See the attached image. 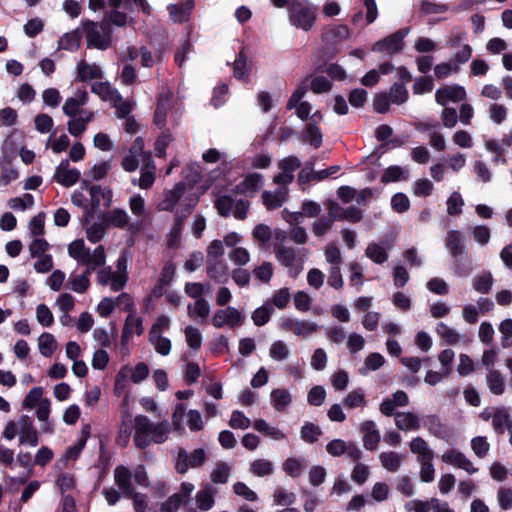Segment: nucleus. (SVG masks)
Segmentation results:
<instances>
[{"mask_svg":"<svg viewBox=\"0 0 512 512\" xmlns=\"http://www.w3.org/2000/svg\"><path fill=\"white\" fill-rule=\"evenodd\" d=\"M68 254L79 264L84 265L85 271L81 274L71 273L66 288L78 294L85 293L91 284L90 274L106 263L105 248L99 245L91 251L86 247L83 239H76L68 245Z\"/></svg>","mask_w":512,"mask_h":512,"instance_id":"f257e3e1","label":"nucleus"},{"mask_svg":"<svg viewBox=\"0 0 512 512\" xmlns=\"http://www.w3.org/2000/svg\"><path fill=\"white\" fill-rule=\"evenodd\" d=\"M134 443L138 448H146L151 443L162 444L169 438L170 423L166 420L153 423L145 415L134 418Z\"/></svg>","mask_w":512,"mask_h":512,"instance_id":"f03ea898","label":"nucleus"},{"mask_svg":"<svg viewBox=\"0 0 512 512\" xmlns=\"http://www.w3.org/2000/svg\"><path fill=\"white\" fill-rule=\"evenodd\" d=\"M23 406L27 409H35L36 418L41 423V432L44 434H53L55 424L50 419L51 401L43 398V388L34 387L23 400Z\"/></svg>","mask_w":512,"mask_h":512,"instance_id":"7ed1b4c3","label":"nucleus"},{"mask_svg":"<svg viewBox=\"0 0 512 512\" xmlns=\"http://www.w3.org/2000/svg\"><path fill=\"white\" fill-rule=\"evenodd\" d=\"M317 8L307 1H294L288 9L290 23L304 31H309L316 20Z\"/></svg>","mask_w":512,"mask_h":512,"instance_id":"20e7f679","label":"nucleus"},{"mask_svg":"<svg viewBox=\"0 0 512 512\" xmlns=\"http://www.w3.org/2000/svg\"><path fill=\"white\" fill-rule=\"evenodd\" d=\"M275 256L277 261L288 269V274L295 278L303 270L307 253L304 249L295 250L283 245L275 246Z\"/></svg>","mask_w":512,"mask_h":512,"instance_id":"39448f33","label":"nucleus"},{"mask_svg":"<svg viewBox=\"0 0 512 512\" xmlns=\"http://www.w3.org/2000/svg\"><path fill=\"white\" fill-rule=\"evenodd\" d=\"M86 39L89 47H94L100 50H106L111 44V27L107 25V22H87L86 27Z\"/></svg>","mask_w":512,"mask_h":512,"instance_id":"423d86ee","label":"nucleus"},{"mask_svg":"<svg viewBox=\"0 0 512 512\" xmlns=\"http://www.w3.org/2000/svg\"><path fill=\"white\" fill-rule=\"evenodd\" d=\"M187 418V425L191 431H200L204 427L202 416L197 410H189L183 404H177L172 414V424L176 431H185L184 419Z\"/></svg>","mask_w":512,"mask_h":512,"instance_id":"0eeeda50","label":"nucleus"},{"mask_svg":"<svg viewBox=\"0 0 512 512\" xmlns=\"http://www.w3.org/2000/svg\"><path fill=\"white\" fill-rule=\"evenodd\" d=\"M409 33V28L400 29L388 37L375 42L372 46V51L382 52L388 55L398 53L402 50L403 40Z\"/></svg>","mask_w":512,"mask_h":512,"instance_id":"6e6552de","label":"nucleus"},{"mask_svg":"<svg viewBox=\"0 0 512 512\" xmlns=\"http://www.w3.org/2000/svg\"><path fill=\"white\" fill-rule=\"evenodd\" d=\"M244 319V314H242L237 308L229 306L224 309L217 310L212 316L211 323L215 328H222L224 326L234 328L241 326Z\"/></svg>","mask_w":512,"mask_h":512,"instance_id":"1a4fd4ad","label":"nucleus"},{"mask_svg":"<svg viewBox=\"0 0 512 512\" xmlns=\"http://www.w3.org/2000/svg\"><path fill=\"white\" fill-rule=\"evenodd\" d=\"M17 431L20 445L36 447L39 444L40 435L30 416L22 415L19 417Z\"/></svg>","mask_w":512,"mask_h":512,"instance_id":"9d476101","label":"nucleus"},{"mask_svg":"<svg viewBox=\"0 0 512 512\" xmlns=\"http://www.w3.org/2000/svg\"><path fill=\"white\" fill-rule=\"evenodd\" d=\"M206 460V453L204 449H195L190 454L185 450H180L177 455L175 468L180 474L187 472L189 468H196L201 466Z\"/></svg>","mask_w":512,"mask_h":512,"instance_id":"9b49d317","label":"nucleus"},{"mask_svg":"<svg viewBox=\"0 0 512 512\" xmlns=\"http://www.w3.org/2000/svg\"><path fill=\"white\" fill-rule=\"evenodd\" d=\"M441 460L448 465L464 470L468 474H475L478 471L472 461L463 452L455 448L445 450L441 455Z\"/></svg>","mask_w":512,"mask_h":512,"instance_id":"f8f14e48","label":"nucleus"},{"mask_svg":"<svg viewBox=\"0 0 512 512\" xmlns=\"http://www.w3.org/2000/svg\"><path fill=\"white\" fill-rule=\"evenodd\" d=\"M156 179V166L150 152L143 154V164L141 175L138 180L133 179L132 183L138 185L141 189H149L153 186Z\"/></svg>","mask_w":512,"mask_h":512,"instance_id":"ddd939ff","label":"nucleus"},{"mask_svg":"<svg viewBox=\"0 0 512 512\" xmlns=\"http://www.w3.org/2000/svg\"><path fill=\"white\" fill-rule=\"evenodd\" d=\"M466 98V91L460 85H446L436 90L435 99L439 105L446 106L448 103H456Z\"/></svg>","mask_w":512,"mask_h":512,"instance_id":"4468645a","label":"nucleus"},{"mask_svg":"<svg viewBox=\"0 0 512 512\" xmlns=\"http://www.w3.org/2000/svg\"><path fill=\"white\" fill-rule=\"evenodd\" d=\"M80 171L71 168L68 160H62L56 167L54 179L57 183L65 187H71L78 182Z\"/></svg>","mask_w":512,"mask_h":512,"instance_id":"2eb2a0df","label":"nucleus"},{"mask_svg":"<svg viewBox=\"0 0 512 512\" xmlns=\"http://www.w3.org/2000/svg\"><path fill=\"white\" fill-rule=\"evenodd\" d=\"M76 72V79L82 82L101 80L104 77V72L98 64L89 63L85 60H81L77 63Z\"/></svg>","mask_w":512,"mask_h":512,"instance_id":"dca6fc26","label":"nucleus"},{"mask_svg":"<svg viewBox=\"0 0 512 512\" xmlns=\"http://www.w3.org/2000/svg\"><path fill=\"white\" fill-rule=\"evenodd\" d=\"M360 431L363 434V445L365 449L370 451L375 450L380 442V432L376 427V423L371 420L364 421L360 425Z\"/></svg>","mask_w":512,"mask_h":512,"instance_id":"f3484780","label":"nucleus"},{"mask_svg":"<svg viewBox=\"0 0 512 512\" xmlns=\"http://www.w3.org/2000/svg\"><path fill=\"white\" fill-rule=\"evenodd\" d=\"M88 93L84 89H78L72 97L66 99L63 105V113L68 117H74L80 111V108L87 104Z\"/></svg>","mask_w":512,"mask_h":512,"instance_id":"a211bd4d","label":"nucleus"},{"mask_svg":"<svg viewBox=\"0 0 512 512\" xmlns=\"http://www.w3.org/2000/svg\"><path fill=\"white\" fill-rule=\"evenodd\" d=\"M102 220L105 221L107 227L133 228V224L130 223V217L124 209H112L102 215Z\"/></svg>","mask_w":512,"mask_h":512,"instance_id":"6ab92c4d","label":"nucleus"},{"mask_svg":"<svg viewBox=\"0 0 512 512\" xmlns=\"http://www.w3.org/2000/svg\"><path fill=\"white\" fill-rule=\"evenodd\" d=\"M92 93L98 95L101 100L110 103L121 102V94L113 88L108 81H96L91 85Z\"/></svg>","mask_w":512,"mask_h":512,"instance_id":"aec40b11","label":"nucleus"},{"mask_svg":"<svg viewBox=\"0 0 512 512\" xmlns=\"http://www.w3.org/2000/svg\"><path fill=\"white\" fill-rule=\"evenodd\" d=\"M185 190L183 182L177 183L172 189L163 193V199L158 203V210L171 211L179 201Z\"/></svg>","mask_w":512,"mask_h":512,"instance_id":"412c9836","label":"nucleus"},{"mask_svg":"<svg viewBox=\"0 0 512 512\" xmlns=\"http://www.w3.org/2000/svg\"><path fill=\"white\" fill-rule=\"evenodd\" d=\"M132 473L125 466H117L114 469V481L125 496L133 495Z\"/></svg>","mask_w":512,"mask_h":512,"instance_id":"4be33fe9","label":"nucleus"},{"mask_svg":"<svg viewBox=\"0 0 512 512\" xmlns=\"http://www.w3.org/2000/svg\"><path fill=\"white\" fill-rule=\"evenodd\" d=\"M263 183L264 180L261 174L251 173L236 186V191L240 194L253 196L263 186Z\"/></svg>","mask_w":512,"mask_h":512,"instance_id":"5701e85b","label":"nucleus"},{"mask_svg":"<svg viewBox=\"0 0 512 512\" xmlns=\"http://www.w3.org/2000/svg\"><path fill=\"white\" fill-rule=\"evenodd\" d=\"M395 425L402 431H416L421 427V420L412 412H398L395 414Z\"/></svg>","mask_w":512,"mask_h":512,"instance_id":"b1692460","label":"nucleus"},{"mask_svg":"<svg viewBox=\"0 0 512 512\" xmlns=\"http://www.w3.org/2000/svg\"><path fill=\"white\" fill-rule=\"evenodd\" d=\"M510 424H512V418L506 408H492V426L495 432L502 434L505 430L508 431Z\"/></svg>","mask_w":512,"mask_h":512,"instance_id":"393cba45","label":"nucleus"},{"mask_svg":"<svg viewBox=\"0 0 512 512\" xmlns=\"http://www.w3.org/2000/svg\"><path fill=\"white\" fill-rule=\"evenodd\" d=\"M144 331L142 318L134 312L130 313L124 323L122 340L128 341L133 335H141Z\"/></svg>","mask_w":512,"mask_h":512,"instance_id":"a878e982","label":"nucleus"},{"mask_svg":"<svg viewBox=\"0 0 512 512\" xmlns=\"http://www.w3.org/2000/svg\"><path fill=\"white\" fill-rule=\"evenodd\" d=\"M287 199V189L285 187L279 188L277 191H263L262 202L268 210L277 209Z\"/></svg>","mask_w":512,"mask_h":512,"instance_id":"bb28decb","label":"nucleus"},{"mask_svg":"<svg viewBox=\"0 0 512 512\" xmlns=\"http://www.w3.org/2000/svg\"><path fill=\"white\" fill-rule=\"evenodd\" d=\"M121 369L134 384L143 382L150 373L148 365L144 362H139L135 366L124 365Z\"/></svg>","mask_w":512,"mask_h":512,"instance_id":"cd10ccee","label":"nucleus"},{"mask_svg":"<svg viewBox=\"0 0 512 512\" xmlns=\"http://www.w3.org/2000/svg\"><path fill=\"white\" fill-rule=\"evenodd\" d=\"M208 275L219 283H225L228 279V266L223 259L207 260Z\"/></svg>","mask_w":512,"mask_h":512,"instance_id":"c85d7f7f","label":"nucleus"},{"mask_svg":"<svg viewBox=\"0 0 512 512\" xmlns=\"http://www.w3.org/2000/svg\"><path fill=\"white\" fill-rule=\"evenodd\" d=\"M83 225L88 241L93 244L100 242L107 233L108 227L103 220L101 222L85 221Z\"/></svg>","mask_w":512,"mask_h":512,"instance_id":"c756f323","label":"nucleus"},{"mask_svg":"<svg viewBox=\"0 0 512 512\" xmlns=\"http://www.w3.org/2000/svg\"><path fill=\"white\" fill-rule=\"evenodd\" d=\"M410 450L417 455V461L433 460L434 453L428 443L421 437L413 438L409 443Z\"/></svg>","mask_w":512,"mask_h":512,"instance_id":"7c9ffc66","label":"nucleus"},{"mask_svg":"<svg viewBox=\"0 0 512 512\" xmlns=\"http://www.w3.org/2000/svg\"><path fill=\"white\" fill-rule=\"evenodd\" d=\"M270 401L273 408L281 412L292 403V395L287 389L276 388L270 393Z\"/></svg>","mask_w":512,"mask_h":512,"instance_id":"2f4dec72","label":"nucleus"},{"mask_svg":"<svg viewBox=\"0 0 512 512\" xmlns=\"http://www.w3.org/2000/svg\"><path fill=\"white\" fill-rule=\"evenodd\" d=\"M404 455L395 451L382 452L379 454L381 466L388 472H396L400 469Z\"/></svg>","mask_w":512,"mask_h":512,"instance_id":"473e14b6","label":"nucleus"},{"mask_svg":"<svg viewBox=\"0 0 512 512\" xmlns=\"http://www.w3.org/2000/svg\"><path fill=\"white\" fill-rule=\"evenodd\" d=\"M194 7L192 0H186L180 6L176 4H170L167 7L171 19L175 22L187 21L191 10Z\"/></svg>","mask_w":512,"mask_h":512,"instance_id":"72a5a7b5","label":"nucleus"},{"mask_svg":"<svg viewBox=\"0 0 512 512\" xmlns=\"http://www.w3.org/2000/svg\"><path fill=\"white\" fill-rule=\"evenodd\" d=\"M253 428L259 433L271 438L275 441H281L286 439V434L278 427L271 426L267 421L263 419H257L253 423Z\"/></svg>","mask_w":512,"mask_h":512,"instance_id":"f704fd0d","label":"nucleus"},{"mask_svg":"<svg viewBox=\"0 0 512 512\" xmlns=\"http://www.w3.org/2000/svg\"><path fill=\"white\" fill-rule=\"evenodd\" d=\"M445 246L452 256H458L464 252L463 235L458 230L447 232Z\"/></svg>","mask_w":512,"mask_h":512,"instance_id":"c9c22d12","label":"nucleus"},{"mask_svg":"<svg viewBox=\"0 0 512 512\" xmlns=\"http://www.w3.org/2000/svg\"><path fill=\"white\" fill-rule=\"evenodd\" d=\"M486 382L491 393L501 395L506 388L505 377L498 370L491 369L486 377Z\"/></svg>","mask_w":512,"mask_h":512,"instance_id":"e433bc0d","label":"nucleus"},{"mask_svg":"<svg viewBox=\"0 0 512 512\" xmlns=\"http://www.w3.org/2000/svg\"><path fill=\"white\" fill-rule=\"evenodd\" d=\"M81 32L73 30L65 33L58 41V49L75 51L79 48L81 43Z\"/></svg>","mask_w":512,"mask_h":512,"instance_id":"4c0bfd02","label":"nucleus"},{"mask_svg":"<svg viewBox=\"0 0 512 512\" xmlns=\"http://www.w3.org/2000/svg\"><path fill=\"white\" fill-rule=\"evenodd\" d=\"M215 489L211 486H206L204 489L196 493V506L200 510H210L214 506Z\"/></svg>","mask_w":512,"mask_h":512,"instance_id":"58836bf2","label":"nucleus"},{"mask_svg":"<svg viewBox=\"0 0 512 512\" xmlns=\"http://www.w3.org/2000/svg\"><path fill=\"white\" fill-rule=\"evenodd\" d=\"M38 348L42 356L51 357L57 348V341L51 333L44 332L38 338Z\"/></svg>","mask_w":512,"mask_h":512,"instance_id":"ea45409f","label":"nucleus"},{"mask_svg":"<svg viewBox=\"0 0 512 512\" xmlns=\"http://www.w3.org/2000/svg\"><path fill=\"white\" fill-rule=\"evenodd\" d=\"M184 221V217L176 216L174 223L167 235V245L170 248H176L180 245Z\"/></svg>","mask_w":512,"mask_h":512,"instance_id":"a19ab883","label":"nucleus"},{"mask_svg":"<svg viewBox=\"0 0 512 512\" xmlns=\"http://www.w3.org/2000/svg\"><path fill=\"white\" fill-rule=\"evenodd\" d=\"M129 209L137 219L145 220L148 216L145 199L140 194L129 198Z\"/></svg>","mask_w":512,"mask_h":512,"instance_id":"79ce46f5","label":"nucleus"},{"mask_svg":"<svg viewBox=\"0 0 512 512\" xmlns=\"http://www.w3.org/2000/svg\"><path fill=\"white\" fill-rule=\"evenodd\" d=\"M436 333L446 344L455 345L460 340L459 333L443 322L436 325Z\"/></svg>","mask_w":512,"mask_h":512,"instance_id":"37998d69","label":"nucleus"},{"mask_svg":"<svg viewBox=\"0 0 512 512\" xmlns=\"http://www.w3.org/2000/svg\"><path fill=\"white\" fill-rule=\"evenodd\" d=\"M170 102V93L160 95L154 115V121L158 126H163L165 124L166 113L170 107Z\"/></svg>","mask_w":512,"mask_h":512,"instance_id":"c03bdc74","label":"nucleus"},{"mask_svg":"<svg viewBox=\"0 0 512 512\" xmlns=\"http://www.w3.org/2000/svg\"><path fill=\"white\" fill-rule=\"evenodd\" d=\"M232 466L226 462H217L211 472V481L215 484H224L227 482Z\"/></svg>","mask_w":512,"mask_h":512,"instance_id":"a18cd8bd","label":"nucleus"},{"mask_svg":"<svg viewBox=\"0 0 512 512\" xmlns=\"http://www.w3.org/2000/svg\"><path fill=\"white\" fill-rule=\"evenodd\" d=\"M489 119L497 124H502L508 117V108L504 104L491 103L487 107Z\"/></svg>","mask_w":512,"mask_h":512,"instance_id":"49530a36","label":"nucleus"},{"mask_svg":"<svg viewBox=\"0 0 512 512\" xmlns=\"http://www.w3.org/2000/svg\"><path fill=\"white\" fill-rule=\"evenodd\" d=\"M251 68L252 64L248 63L247 59L241 53L234 61V77L238 80L248 82Z\"/></svg>","mask_w":512,"mask_h":512,"instance_id":"de8ad7c7","label":"nucleus"},{"mask_svg":"<svg viewBox=\"0 0 512 512\" xmlns=\"http://www.w3.org/2000/svg\"><path fill=\"white\" fill-rule=\"evenodd\" d=\"M149 342L158 354L162 356L170 354L172 343L169 338L164 337L163 335H149Z\"/></svg>","mask_w":512,"mask_h":512,"instance_id":"09e8293b","label":"nucleus"},{"mask_svg":"<svg viewBox=\"0 0 512 512\" xmlns=\"http://www.w3.org/2000/svg\"><path fill=\"white\" fill-rule=\"evenodd\" d=\"M384 363L385 359L380 353H371L365 358L364 365L359 372L362 375H367L370 371L378 370Z\"/></svg>","mask_w":512,"mask_h":512,"instance_id":"8fccbe9b","label":"nucleus"},{"mask_svg":"<svg viewBox=\"0 0 512 512\" xmlns=\"http://www.w3.org/2000/svg\"><path fill=\"white\" fill-rule=\"evenodd\" d=\"M343 403L349 409L363 408L367 405L365 395L361 389L350 391L345 397Z\"/></svg>","mask_w":512,"mask_h":512,"instance_id":"3c124183","label":"nucleus"},{"mask_svg":"<svg viewBox=\"0 0 512 512\" xmlns=\"http://www.w3.org/2000/svg\"><path fill=\"white\" fill-rule=\"evenodd\" d=\"M187 309L190 317H200L201 319H206L210 313L209 303L203 298H199L193 304H189Z\"/></svg>","mask_w":512,"mask_h":512,"instance_id":"603ef678","label":"nucleus"},{"mask_svg":"<svg viewBox=\"0 0 512 512\" xmlns=\"http://www.w3.org/2000/svg\"><path fill=\"white\" fill-rule=\"evenodd\" d=\"M365 254L377 264H382L388 259L386 249L377 243H370L366 248Z\"/></svg>","mask_w":512,"mask_h":512,"instance_id":"864d4df0","label":"nucleus"},{"mask_svg":"<svg viewBox=\"0 0 512 512\" xmlns=\"http://www.w3.org/2000/svg\"><path fill=\"white\" fill-rule=\"evenodd\" d=\"M304 142L310 144L314 148L320 147L322 143V134L314 123H309L303 132Z\"/></svg>","mask_w":512,"mask_h":512,"instance_id":"5fc2aeb1","label":"nucleus"},{"mask_svg":"<svg viewBox=\"0 0 512 512\" xmlns=\"http://www.w3.org/2000/svg\"><path fill=\"white\" fill-rule=\"evenodd\" d=\"M408 171L400 166H390L382 174L381 181L383 183L396 182L401 179H406Z\"/></svg>","mask_w":512,"mask_h":512,"instance_id":"6e6d98bb","label":"nucleus"},{"mask_svg":"<svg viewBox=\"0 0 512 512\" xmlns=\"http://www.w3.org/2000/svg\"><path fill=\"white\" fill-rule=\"evenodd\" d=\"M392 104H403L408 99V91L404 85V83L398 84L395 83L391 88L389 93H386Z\"/></svg>","mask_w":512,"mask_h":512,"instance_id":"4d7b16f0","label":"nucleus"},{"mask_svg":"<svg viewBox=\"0 0 512 512\" xmlns=\"http://www.w3.org/2000/svg\"><path fill=\"white\" fill-rule=\"evenodd\" d=\"M319 329L317 323L308 320L297 319L294 335L298 337H309Z\"/></svg>","mask_w":512,"mask_h":512,"instance_id":"13d9d810","label":"nucleus"},{"mask_svg":"<svg viewBox=\"0 0 512 512\" xmlns=\"http://www.w3.org/2000/svg\"><path fill=\"white\" fill-rule=\"evenodd\" d=\"M184 334L186 343L191 349L198 350L201 347L202 334L198 328L189 325L185 328Z\"/></svg>","mask_w":512,"mask_h":512,"instance_id":"bf43d9fd","label":"nucleus"},{"mask_svg":"<svg viewBox=\"0 0 512 512\" xmlns=\"http://www.w3.org/2000/svg\"><path fill=\"white\" fill-rule=\"evenodd\" d=\"M274 467L272 462L266 459H257L251 463L250 471L258 476L263 477L273 473Z\"/></svg>","mask_w":512,"mask_h":512,"instance_id":"052dcab7","label":"nucleus"},{"mask_svg":"<svg viewBox=\"0 0 512 512\" xmlns=\"http://www.w3.org/2000/svg\"><path fill=\"white\" fill-rule=\"evenodd\" d=\"M306 463L303 459L288 458L283 463V470L291 477H298L301 475Z\"/></svg>","mask_w":512,"mask_h":512,"instance_id":"680f3d73","label":"nucleus"},{"mask_svg":"<svg viewBox=\"0 0 512 512\" xmlns=\"http://www.w3.org/2000/svg\"><path fill=\"white\" fill-rule=\"evenodd\" d=\"M289 354L288 346L281 340L273 342L270 346L269 355L273 360L283 361L288 358Z\"/></svg>","mask_w":512,"mask_h":512,"instance_id":"e2e57ef3","label":"nucleus"},{"mask_svg":"<svg viewBox=\"0 0 512 512\" xmlns=\"http://www.w3.org/2000/svg\"><path fill=\"white\" fill-rule=\"evenodd\" d=\"M471 235L476 243L481 246L487 245L491 238V231L485 225H475L470 229Z\"/></svg>","mask_w":512,"mask_h":512,"instance_id":"0e129e2a","label":"nucleus"},{"mask_svg":"<svg viewBox=\"0 0 512 512\" xmlns=\"http://www.w3.org/2000/svg\"><path fill=\"white\" fill-rule=\"evenodd\" d=\"M36 319L43 327H50L54 323V315L50 308L45 304H39L36 307Z\"/></svg>","mask_w":512,"mask_h":512,"instance_id":"69168bd1","label":"nucleus"},{"mask_svg":"<svg viewBox=\"0 0 512 512\" xmlns=\"http://www.w3.org/2000/svg\"><path fill=\"white\" fill-rule=\"evenodd\" d=\"M434 189L433 183L428 179H418L412 185V191L415 196L428 197L432 194Z\"/></svg>","mask_w":512,"mask_h":512,"instance_id":"338daca9","label":"nucleus"},{"mask_svg":"<svg viewBox=\"0 0 512 512\" xmlns=\"http://www.w3.org/2000/svg\"><path fill=\"white\" fill-rule=\"evenodd\" d=\"M407 512H430L432 510V498L429 500L413 499L405 503Z\"/></svg>","mask_w":512,"mask_h":512,"instance_id":"774afa93","label":"nucleus"}]
</instances>
